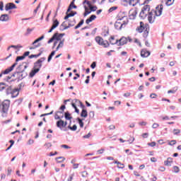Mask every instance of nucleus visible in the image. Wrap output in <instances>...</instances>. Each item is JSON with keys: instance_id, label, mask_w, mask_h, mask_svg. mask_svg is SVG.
<instances>
[{"instance_id": "obj_49", "label": "nucleus", "mask_w": 181, "mask_h": 181, "mask_svg": "<svg viewBox=\"0 0 181 181\" xmlns=\"http://www.w3.org/2000/svg\"><path fill=\"white\" fill-rule=\"evenodd\" d=\"M25 59V57L23 56H19L16 57V62H20V60H23Z\"/></svg>"}, {"instance_id": "obj_13", "label": "nucleus", "mask_w": 181, "mask_h": 181, "mask_svg": "<svg viewBox=\"0 0 181 181\" xmlns=\"http://www.w3.org/2000/svg\"><path fill=\"white\" fill-rule=\"evenodd\" d=\"M83 4H86L88 5V8H90V12H95V11L98 9L97 6H93L90 1L85 0Z\"/></svg>"}, {"instance_id": "obj_51", "label": "nucleus", "mask_w": 181, "mask_h": 181, "mask_svg": "<svg viewBox=\"0 0 181 181\" xmlns=\"http://www.w3.org/2000/svg\"><path fill=\"white\" fill-rule=\"evenodd\" d=\"M11 173H12V168L8 167V169H7V176H11Z\"/></svg>"}, {"instance_id": "obj_41", "label": "nucleus", "mask_w": 181, "mask_h": 181, "mask_svg": "<svg viewBox=\"0 0 181 181\" xmlns=\"http://www.w3.org/2000/svg\"><path fill=\"white\" fill-rule=\"evenodd\" d=\"M173 169L175 173H179V172H180V168H179L178 166H176V165H175V166H174V167L173 168Z\"/></svg>"}, {"instance_id": "obj_52", "label": "nucleus", "mask_w": 181, "mask_h": 181, "mask_svg": "<svg viewBox=\"0 0 181 181\" xmlns=\"http://www.w3.org/2000/svg\"><path fill=\"white\" fill-rule=\"evenodd\" d=\"M148 146L151 147L156 146V142L152 141L151 143H148Z\"/></svg>"}, {"instance_id": "obj_40", "label": "nucleus", "mask_w": 181, "mask_h": 181, "mask_svg": "<svg viewBox=\"0 0 181 181\" xmlns=\"http://www.w3.org/2000/svg\"><path fill=\"white\" fill-rule=\"evenodd\" d=\"M11 145L6 149V151H9L13 146V144H15V141L13 140H10L9 141Z\"/></svg>"}, {"instance_id": "obj_47", "label": "nucleus", "mask_w": 181, "mask_h": 181, "mask_svg": "<svg viewBox=\"0 0 181 181\" xmlns=\"http://www.w3.org/2000/svg\"><path fill=\"white\" fill-rule=\"evenodd\" d=\"M40 54H31V55H30L29 56V59H33V58H37V57H39V56H40Z\"/></svg>"}, {"instance_id": "obj_9", "label": "nucleus", "mask_w": 181, "mask_h": 181, "mask_svg": "<svg viewBox=\"0 0 181 181\" xmlns=\"http://www.w3.org/2000/svg\"><path fill=\"white\" fill-rule=\"evenodd\" d=\"M18 65V63H14L11 66L7 68L5 71H3L1 72L0 74V78L1 77H2L4 76V74H9V73H11V71H12L13 70V69H15V67H16V66Z\"/></svg>"}, {"instance_id": "obj_30", "label": "nucleus", "mask_w": 181, "mask_h": 181, "mask_svg": "<svg viewBox=\"0 0 181 181\" xmlns=\"http://www.w3.org/2000/svg\"><path fill=\"white\" fill-rule=\"evenodd\" d=\"M88 114L86 110L83 109L81 113V117H83V118H87Z\"/></svg>"}, {"instance_id": "obj_16", "label": "nucleus", "mask_w": 181, "mask_h": 181, "mask_svg": "<svg viewBox=\"0 0 181 181\" xmlns=\"http://www.w3.org/2000/svg\"><path fill=\"white\" fill-rule=\"evenodd\" d=\"M59 21L54 20L53 21L51 28L48 31V33H52V32H53V30H54V29H56V28H57V26H59Z\"/></svg>"}, {"instance_id": "obj_60", "label": "nucleus", "mask_w": 181, "mask_h": 181, "mask_svg": "<svg viewBox=\"0 0 181 181\" xmlns=\"http://www.w3.org/2000/svg\"><path fill=\"white\" fill-rule=\"evenodd\" d=\"M32 30H33V29L28 28L27 29V33H25V36H28V35H29L32 32Z\"/></svg>"}, {"instance_id": "obj_55", "label": "nucleus", "mask_w": 181, "mask_h": 181, "mask_svg": "<svg viewBox=\"0 0 181 181\" xmlns=\"http://www.w3.org/2000/svg\"><path fill=\"white\" fill-rule=\"evenodd\" d=\"M169 145H170L171 146L173 145H176V140H172L169 142Z\"/></svg>"}, {"instance_id": "obj_53", "label": "nucleus", "mask_w": 181, "mask_h": 181, "mask_svg": "<svg viewBox=\"0 0 181 181\" xmlns=\"http://www.w3.org/2000/svg\"><path fill=\"white\" fill-rule=\"evenodd\" d=\"M61 148H64V149H71V147H70L66 144H62V145H61Z\"/></svg>"}, {"instance_id": "obj_8", "label": "nucleus", "mask_w": 181, "mask_h": 181, "mask_svg": "<svg viewBox=\"0 0 181 181\" xmlns=\"http://www.w3.org/2000/svg\"><path fill=\"white\" fill-rule=\"evenodd\" d=\"M43 39H45V35H42L41 37L35 40L33 42V46L30 47V50H34V49H37V47H40L42 45L39 42H40V40H43Z\"/></svg>"}, {"instance_id": "obj_39", "label": "nucleus", "mask_w": 181, "mask_h": 181, "mask_svg": "<svg viewBox=\"0 0 181 181\" xmlns=\"http://www.w3.org/2000/svg\"><path fill=\"white\" fill-rule=\"evenodd\" d=\"M83 23H84V20H81L76 26H75V29H78V28H80Z\"/></svg>"}, {"instance_id": "obj_23", "label": "nucleus", "mask_w": 181, "mask_h": 181, "mask_svg": "<svg viewBox=\"0 0 181 181\" xmlns=\"http://www.w3.org/2000/svg\"><path fill=\"white\" fill-rule=\"evenodd\" d=\"M85 12L83 13V16H87V15H90L91 13V8L87 6H84Z\"/></svg>"}, {"instance_id": "obj_26", "label": "nucleus", "mask_w": 181, "mask_h": 181, "mask_svg": "<svg viewBox=\"0 0 181 181\" xmlns=\"http://www.w3.org/2000/svg\"><path fill=\"white\" fill-rule=\"evenodd\" d=\"M114 163L117 165V168L119 169H124L125 168V165H124V163H122L118 160H115Z\"/></svg>"}, {"instance_id": "obj_3", "label": "nucleus", "mask_w": 181, "mask_h": 181, "mask_svg": "<svg viewBox=\"0 0 181 181\" xmlns=\"http://www.w3.org/2000/svg\"><path fill=\"white\" fill-rule=\"evenodd\" d=\"M122 19H124V21L120 19L115 22V28L117 29V30H121V29H124L129 22L127 17H123Z\"/></svg>"}, {"instance_id": "obj_45", "label": "nucleus", "mask_w": 181, "mask_h": 181, "mask_svg": "<svg viewBox=\"0 0 181 181\" xmlns=\"http://www.w3.org/2000/svg\"><path fill=\"white\" fill-rule=\"evenodd\" d=\"M74 101L76 104H80V105H81V107H82V108H84V105H83V103H81V101H80L77 99H75Z\"/></svg>"}, {"instance_id": "obj_33", "label": "nucleus", "mask_w": 181, "mask_h": 181, "mask_svg": "<svg viewBox=\"0 0 181 181\" xmlns=\"http://www.w3.org/2000/svg\"><path fill=\"white\" fill-rule=\"evenodd\" d=\"M65 159L64 157H58L56 158V160L58 163H62V162H64Z\"/></svg>"}, {"instance_id": "obj_64", "label": "nucleus", "mask_w": 181, "mask_h": 181, "mask_svg": "<svg viewBox=\"0 0 181 181\" xmlns=\"http://www.w3.org/2000/svg\"><path fill=\"white\" fill-rule=\"evenodd\" d=\"M146 122H141L139 123V125H141V127H145L146 125Z\"/></svg>"}, {"instance_id": "obj_35", "label": "nucleus", "mask_w": 181, "mask_h": 181, "mask_svg": "<svg viewBox=\"0 0 181 181\" xmlns=\"http://www.w3.org/2000/svg\"><path fill=\"white\" fill-rule=\"evenodd\" d=\"M73 117H71V115L69 114V112H65V119L70 120Z\"/></svg>"}, {"instance_id": "obj_62", "label": "nucleus", "mask_w": 181, "mask_h": 181, "mask_svg": "<svg viewBox=\"0 0 181 181\" xmlns=\"http://www.w3.org/2000/svg\"><path fill=\"white\" fill-rule=\"evenodd\" d=\"M134 175L136 176L137 177H141V174H139L138 171H134Z\"/></svg>"}, {"instance_id": "obj_44", "label": "nucleus", "mask_w": 181, "mask_h": 181, "mask_svg": "<svg viewBox=\"0 0 181 181\" xmlns=\"http://www.w3.org/2000/svg\"><path fill=\"white\" fill-rule=\"evenodd\" d=\"M173 134H174V135H179V134H180V129H173Z\"/></svg>"}, {"instance_id": "obj_1", "label": "nucleus", "mask_w": 181, "mask_h": 181, "mask_svg": "<svg viewBox=\"0 0 181 181\" xmlns=\"http://www.w3.org/2000/svg\"><path fill=\"white\" fill-rule=\"evenodd\" d=\"M43 60H45V58H41L34 64L33 69L29 74L30 77H35V75L40 71V69L42 68V62H43Z\"/></svg>"}, {"instance_id": "obj_24", "label": "nucleus", "mask_w": 181, "mask_h": 181, "mask_svg": "<svg viewBox=\"0 0 181 181\" xmlns=\"http://www.w3.org/2000/svg\"><path fill=\"white\" fill-rule=\"evenodd\" d=\"M0 21L1 22H6V21H9V16L8 14H3L0 17Z\"/></svg>"}, {"instance_id": "obj_34", "label": "nucleus", "mask_w": 181, "mask_h": 181, "mask_svg": "<svg viewBox=\"0 0 181 181\" xmlns=\"http://www.w3.org/2000/svg\"><path fill=\"white\" fill-rule=\"evenodd\" d=\"M173 2H175V0H165V5L170 6V5H173Z\"/></svg>"}, {"instance_id": "obj_59", "label": "nucleus", "mask_w": 181, "mask_h": 181, "mask_svg": "<svg viewBox=\"0 0 181 181\" xmlns=\"http://www.w3.org/2000/svg\"><path fill=\"white\" fill-rule=\"evenodd\" d=\"M89 118H94V111H90L89 112Z\"/></svg>"}, {"instance_id": "obj_4", "label": "nucleus", "mask_w": 181, "mask_h": 181, "mask_svg": "<svg viewBox=\"0 0 181 181\" xmlns=\"http://www.w3.org/2000/svg\"><path fill=\"white\" fill-rule=\"evenodd\" d=\"M7 95L11 94L12 98H16L19 95V89L18 88H12V86H8L6 90Z\"/></svg>"}, {"instance_id": "obj_25", "label": "nucleus", "mask_w": 181, "mask_h": 181, "mask_svg": "<svg viewBox=\"0 0 181 181\" xmlns=\"http://www.w3.org/2000/svg\"><path fill=\"white\" fill-rule=\"evenodd\" d=\"M99 46H103V47L107 48L110 47V42L107 40H103L102 43Z\"/></svg>"}, {"instance_id": "obj_12", "label": "nucleus", "mask_w": 181, "mask_h": 181, "mask_svg": "<svg viewBox=\"0 0 181 181\" xmlns=\"http://www.w3.org/2000/svg\"><path fill=\"white\" fill-rule=\"evenodd\" d=\"M140 54L144 59H145V58L149 57V56H151V52H149L148 49L144 48L141 50Z\"/></svg>"}, {"instance_id": "obj_46", "label": "nucleus", "mask_w": 181, "mask_h": 181, "mask_svg": "<svg viewBox=\"0 0 181 181\" xmlns=\"http://www.w3.org/2000/svg\"><path fill=\"white\" fill-rule=\"evenodd\" d=\"M104 152H105V149L104 148H100L97 151V153H98V155H103Z\"/></svg>"}, {"instance_id": "obj_20", "label": "nucleus", "mask_w": 181, "mask_h": 181, "mask_svg": "<svg viewBox=\"0 0 181 181\" xmlns=\"http://www.w3.org/2000/svg\"><path fill=\"white\" fill-rule=\"evenodd\" d=\"M172 163H173V158H168L166 160L164 161L165 166H172Z\"/></svg>"}, {"instance_id": "obj_5", "label": "nucleus", "mask_w": 181, "mask_h": 181, "mask_svg": "<svg viewBox=\"0 0 181 181\" xmlns=\"http://www.w3.org/2000/svg\"><path fill=\"white\" fill-rule=\"evenodd\" d=\"M149 11H151V6L144 4L139 14V16L141 18V19H145V18L148 16V14L149 15Z\"/></svg>"}, {"instance_id": "obj_56", "label": "nucleus", "mask_w": 181, "mask_h": 181, "mask_svg": "<svg viewBox=\"0 0 181 181\" xmlns=\"http://www.w3.org/2000/svg\"><path fill=\"white\" fill-rule=\"evenodd\" d=\"M90 136H91V133H88V134L83 136V138H84V139H88Z\"/></svg>"}, {"instance_id": "obj_21", "label": "nucleus", "mask_w": 181, "mask_h": 181, "mask_svg": "<svg viewBox=\"0 0 181 181\" xmlns=\"http://www.w3.org/2000/svg\"><path fill=\"white\" fill-rule=\"evenodd\" d=\"M109 42L111 45H117L119 42V40H116L115 37L111 36L109 39Z\"/></svg>"}, {"instance_id": "obj_19", "label": "nucleus", "mask_w": 181, "mask_h": 181, "mask_svg": "<svg viewBox=\"0 0 181 181\" xmlns=\"http://www.w3.org/2000/svg\"><path fill=\"white\" fill-rule=\"evenodd\" d=\"M71 9H77V6L74 5V1H72L68 7L66 13H69Z\"/></svg>"}, {"instance_id": "obj_54", "label": "nucleus", "mask_w": 181, "mask_h": 181, "mask_svg": "<svg viewBox=\"0 0 181 181\" xmlns=\"http://www.w3.org/2000/svg\"><path fill=\"white\" fill-rule=\"evenodd\" d=\"M74 162V160H72L71 162V163H73L74 169H77V168H78V164H76Z\"/></svg>"}, {"instance_id": "obj_2", "label": "nucleus", "mask_w": 181, "mask_h": 181, "mask_svg": "<svg viewBox=\"0 0 181 181\" xmlns=\"http://www.w3.org/2000/svg\"><path fill=\"white\" fill-rule=\"evenodd\" d=\"M136 30L139 32V33L144 32V37H146L148 36V33H149V25L141 21L140 25L136 28Z\"/></svg>"}, {"instance_id": "obj_11", "label": "nucleus", "mask_w": 181, "mask_h": 181, "mask_svg": "<svg viewBox=\"0 0 181 181\" xmlns=\"http://www.w3.org/2000/svg\"><path fill=\"white\" fill-rule=\"evenodd\" d=\"M162 11H163V5L160 4L156 8V10H151L152 12L156 15V16H160L162 15Z\"/></svg>"}, {"instance_id": "obj_29", "label": "nucleus", "mask_w": 181, "mask_h": 181, "mask_svg": "<svg viewBox=\"0 0 181 181\" xmlns=\"http://www.w3.org/2000/svg\"><path fill=\"white\" fill-rule=\"evenodd\" d=\"M95 40L96 43H98V45H100L102 42L104 40V39H103V37H101L100 36H97V37H95Z\"/></svg>"}, {"instance_id": "obj_32", "label": "nucleus", "mask_w": 181, "mask_h": 181, "mask_svg": "<svg viewBox=\"0 0 181 181\" xmlns=\"http://www.w3.org/2000/svg\"><path fill=\"white\" fill-rule=\"evenodd\" d=\"M6 88V85H5V83L0 82V91H4Z\"/></svg>"}, {"instance_id": "obj_37", "label": "nucleus", "mask_w": 181, "mask_h": 181, "mask_svg": "<svg viewBox=\"0 0 181 181\" xmlns=\"http://www.w3.org/2000/svg\"><path fill=\"white\" fill-rule=\"evenodd\" d=\"M117 9H118V6H112L109 8L108 12L111 13V12H114V11H117Z\"/></svg>"}, {"instance_id": "obj_18", "label": "nucleus", "mask_w": 181, "mask_h": 181, "mask_svg": "<svg viewBox=\"0 0 181 181\" xmlns=\"http://www.w3.org/2000/svg\"><path fill=\"white\" fill-rule=\"evenodd\" d=\"M128 41L127 40V37H122L119 40V46H124V45H127Z\"/></svg>"}, {"instance_id": "obj_58", "label": "nucleus", "mask_w": 181, "mask_h": 181, "mask_svg": "<svg viewBox=\"0 0 181 181\" xmlns=\"http://www.w3.org/2000/svg\"><path fill=\"white\" fill-rule=\"evenodd\" d=\"M52 114H53V111H52V112H49V113L42 114V115H40V117H46V116H47V115H52Z\"/></svg>"}, {"instance_id": "obj_48", "label": "nucleus", "mask_w": 181, "mask_h": 181, "mask_svg": "<svg viewBox=\"0 0 181 181\" xmlns=\"http://www.w3.org/2000/svg\"><path fill=\"white\" fill-rule=\"evenodd\" d=\"M143 2L142 5H148L152 0H140Z\"/></svg>"}, {"instance_id": "obj_17", "label": "nucleus", "mask_w": 181, "mask_h": 181, "mask_svg": "<svg viewBox=\"0 0 181 181\" xmlns=\"http://www.w3.org/2000/svg\"><path fill=\"white\" fill-rule=\"evenodd\" d=\"M6 11H9L10 9H16V5L13 3H8L5 6Z\"/></svg>"}, {"instance_id": "obj_10", "label": "nucleus", "mask_w": 181, "mask_h": 181, "mask_svg": "<svg viewBox=\"0 0 181 181\" xmlns=\"http://www.w3.org/2000/svg\"><path fill=\"white\" fill-rule=\"evenodd\" d=\"M156 18H158V16L152 12V11L148 13V21L149 23H155L156 22Z\"/></svg>"}, {"instance_id": "obj_38", "label": "nucleus", "mask_w": 181, "mask_h": 181, "mask_svg": "<svg viewBox=\"0 0 181 181\" xmlns=\"http://www.w3.org/2000/svg\"><path fill=\"white\" fill-rule=\"evenodd\" d=\"M72 107L74 108L75 112L77 114H80V110L77 108V106H76V103H71Z\"/></svg>"}, {"instance_id": "obj_6", "label": "nucleus", "mask_w": 181, "mask_h": 181, "mask_svg": "<svg viewBox=\"0 0 181 181\" xmlns=\"http://www.w3.org/2000/svg\"><path fill=\"white\" fill-rule=\"evenodd\" d=\"M9 107H11V100H4L1 103V112L4 114H6L9 110Z\"/></svg>"}, {"instance_id": "obj_43", "label": "nucleus", "mask_w": 181, "mask_h": 181, "mask_svg": "<svg viewBox=\"0 0 181 181\" xmlns=\"http://www.w3.org/2000/svg\"><path fill=\"white\" fill-rule=\"evenodd\" d=\"M78 121L81 128H83L84 127V122H83V120L80 118H78Z\"/></svg>"}, {"instance_id": "obj_28", "label": "nucleus", "mask_w": 181, "mask_h": 181, "mask_svg": "<svg viewBox=\"0 0 181 181\" xmlns=\"http://www.w3.org/2000/svg\"><path fill=\"white\" fill-rule=\"evenodd\" d=\"M139 2V0H129V5L131 6H135Z\"/></svg>"}, {"instance_id": "obj_27", "label": "nucleus", "mask_w": 181, "mask_h": 181, "mask_svg": "<svg viewBox=\"0 0 181 181\" xmlns=\"http://www.w3.org/2000/svg\"><path fill=\"white\" fill-rule=\"evenodd\" d=\"M74 15H77L76 11H74V12L71 11L70 13H67L66 16L64 17L65 21H67L69 18H71V16H74Z\"/></svg>"}, {"instance_id": "obj_15", "label": "nucleus", "mask_w": 181, "mask_h": 181, "mask_svg": "<svg viewBox=\"0 0 181 181\" xmlns=\"http://www.w3.org/2000/svg\"><path fill=\"white\" fill-rule=\"evenodd\" d=\"M137 12L136 10L135 9H132L129 11V19L134 20L135 19V18H136V15H137Z\"/></svg>"}, {"instance_id": "obj_42", "label": "nucleus", "mask_w": 181, "mask_h": 181, "mask_svg": "<svg viewBox=\"0 0 181 181\" xmlns=\"http://www.w3.org/2000/svg\"><path fill=\"white\" fill-rule=\"evenodd\" d=\"M68 128L71 129V131H76L77 130V125L74 124L73 127L69 126Z\"/></svg>"}, {"instance_id": "obj_31", "label": "nucleus", "mask_w": 181, "mask_h": 181, "mask_svg": "<svg viewBox=\"0 0 181 181\" xmlns=\"http://www.w3.org/2000/svg\"><path fill=\"white\" fill-rule=\"evenodd\" d=\"M63 46H64V39L59 42L58 46L57 47V51L59 50L60 47H63Z\"/></svg>"}, {"instance_id": "obj_63", "label": "nucleus", "mask_w": 181, "mask_h": 181, "mask_svg": "<svg viewBox=\"0 0 181 181\" xmlns=\"http://www.w3.org/2000/svg\"><path fill=\"white\" fill-rule=\"evenodd\" d=\"M97 64L95 62H93L90 65L91 69H95Z\"/></svg>"}, {"instance_id": "obj_14", "label": "nucleus", "mask_w": 181, "mask_h": 181, "mask_svg": "<svg viewBox=\"0 0 181 181\" xmlns=\"http://www.w3.org/2000/svg\"><path fill=\"white\" fill-rule=\"evenodd\" d=\"M67 126V122H64L62 119H59L57 122V127L62 129V128H65Z\"/></svg>"}, {"instance_id": "obj_61", "label": "nucleus", "mask_w": 181, "mask_h": 181, "mask_svg": "<svg viewBox=\"0 0 181 181\" xmlns=\"http://www.w3.org/2000/svg\"><path fill=\"white\" fill-rule=\"evenodd\" d=\"M158 127H159V124H158V123H153L152 125V128H153V129L158 128Z\"/></svg>"}, {"instance_id": "obj_50", "label": "nucleus", "mask_w": 181, "mask_h": 181, "mask_svg": "<svg viewBox=\"0 0 181 181\" xmlns=\"http://www.w3.org/2000/svg\"><path fill=\"white\" fill-rule=\"evenodd\" d=\"M45 146L46 149H49V148H52V143H47L45 144Z\"/></svg>"}, {"instance_id": "obj_7", "label": "nucleus", "mask_w": 181, "mask_h": 181, "mask_svg": "<svg viewBox=\"0 0 181 181\" xmlns=\"http://www.w3.org/2000/svg\"><path fill=\"white\" fill-rule=\"evenodd\" d=\"M63 36H64V34L61 33L59 34L58 33H55L53 36L48 40V43H52L54 40H56L57 42H62V39H63Z\"/></svg>"}, {"instance_id": "obj_57", "label": "nucleus", "mask_w": 181, "mask_h": 181, "mask_svg": "<svg viewBox=\"0 0 181 181\" xmlns=\"http://www.w3.org/2000/svg\"><path fill=\"white\" fill-rule=\"evenodd\" d=\"M134 141H135V138H134V136H130V139L128 140V142H129V144H132Z\"/></svg>"}, {"instance_id": "obj_22", "label": "nucleus", "mask_w": 181, "mask_h": 181, "mask_svg": "<svg viewBox=\"0 0 181 181\" xmlns=\"http://www.w3.org/2000/svg\"><path fill=\"white\" fill-rule=\"evenodd\" d=\"M95 19H97V16L95 15H91L90 16L89 18H88L86 21V23H87V25H88V23H90V22H93V21H95Z\"/></svg>"}, {"instance_id": "obj_36", "label": "nucleus", "mask_w": 181, "mask_h": 181, "mask_svg": "<svg viewBox=\"0 0 181 181\" xmlns=\"http://www.w3.org/2000/svg\"><path fill=\"white\" fill-rule=\"evenodd\" d=\"M133 42L134 43H136L137 45H139L140 47H142V45L141 44V42L138 40V38H134Z\"/></svg>"}]
</instances>
